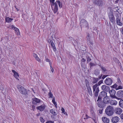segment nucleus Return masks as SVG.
<instances>
[{"mask_svg": "<svg viewBox=\"0 0 123 123\" xmlns=\"http://www.w3.org/2000/svg\"><path fill=\"white\" fill-rule=\"evenodd\" d=\"M11 27L12 29L14 30L15 33L17 35H20L19 30L18 28L15 27L13 25H11Z\"/></svg>", "mask_w": 123, "mask_h": 123, "instance_id": "9b49d317", "label": "nucleus"}, {"mask_svg": "<svg viewBox=\"0 0 123 123\" xmlns=\"http://www.w3.org/2000/svg\"><path fill=\"white\" fill-rule=\"evenodd\" d=\"M32 108L33 111H34L35 109V106L34 105H32Z\"/></svg>", "mask_w": 123, "mask_h": 123, "instance_id": "de8ad7c7", "label": "nucleus"}, {"mask_svg": "<svg viewBox=\"0 0 123 123\" xmlns=\"http://www.w3.org/2000/svg\"><path fill=\"white\" fill-rule=\"evenodd\" d=\"M101 68L102 69L103 72H105L106 71V69L103 66H101Z\"/></svg>", "mask_w": 123, "mask_h": 123, "instance_id": "72a5a7b5", "label": "nucleus"}, {"mask_svg": "<svg viewBox=\"0 0 123 123\" xmlns=\"http://www.w3.org/2000/svg\"><path fill=\"white\" fill-rule=\"evenodd\" d=\"M121 32L122 34L123 35V28L122 29L121 31Z\"/></svg>", "mask_w": 123, "mask_h": 123, "instance_id": "680f3d73", "label": "nucleus"}, {"mask_svg": "<svg viewBox=\"0 0 123 123\" xmlns=\"http://www.w3.org/2000/svg\"><path fill=\"white\" fill-rule=\"evenodd\" d=\"M90 112L93 116L94 117L95 116V113L94 112L93 109V108H92L90 109Z\"/></svg>", "mask_w": 123, "mask_h": 123, "instance_id": "c85d7f7f", "label": "nucleus"}, {"mask_svg": "<svg viewBox=\"0 0 123 123\" xmlns=\"http://www.w3.org/2000/svg\"><path fill=\"white\" fill-rule=\"evenodd\" d=\"M40 114V113H38L36 115L37 116H39Z\"/></svg>", "mask_w": 123, "mask_h": 123, "instance_id": "e2e57ef3", "label": "nucleus"}, {"mask_svg": "<svg viewBox=\"0 0 123 123\" xmlns=\"http://www.w3.org/2000/svg\"><path fill=\"white\" fill-rule=\"evenodd\" d=\"M94 122L95 123H97V122L96 121H94Z\"/></svg>", "mask_w": 123, "mask_h": 123, "instance_id": "338daca9", "label": "nucleus"}, {"mask_svg": "<svg viewBox=\"0 0 123 123\" xmlns=\"http://www.w3.org/2000/svg\"><path fill=\"white\" fill-rule=\"evenodd\" d=\"M89 65L91 67L95 65L94 63L91 62L90 63Z\"/></svg>", "mask_w": 123, "mask_h": 123, "instance_id": "a18cd8bd", "label": "nucleus"}, {"mask_svg": "<svg viewBox=\"0 0 123 123\" xmlns=\"http://www.w3.org/2000/svg\"><path fill=\"white\" fill-rule=\"evenodd\" d=\"M40 102V100L38 98H35L32 99V103L33 104L36 105L37 103Z\"/></svg>", "mask_w": 123, "mask_h": 123, "instance_id": "ddd939ff", "label": "nucleus"}, {"mask_svg": "<svg viewBox=\"0 0 123 123\" xmlns=\"http://www.w3.org/2000/svg\"><path fill=\"white\" fill-rule=\"evenodd\" d=\"M114 111L115 113L117 114H120L122 112V110L119 108H116L115 109Z\"/></svg>", "mask_w": 123, "mask_h": 123, "instance_id": "f8f14e48", "label": "nucleus"}, {"mask_svg": "<svg viewBox=\"0 0 123 123\" xmlns=\"http://www.w3.org/2000/svg\"><path fill=\"white\" fill-rule=\"evenodd\" d=\"M87 89L89 95L91 96H92V92L90 87L89 86L87 87Z\"/></svg>", "mask_w": 123, "mask_h": 123, "instance_id": "5701e85b", "label": "nucleus"}, {"mask_svg": "<svg viewBox=\"0 0 123 123\" xmlns=\"http://www.w3.org/2000/svg\"><path fill=\"white\" fill-rule=\"evenodd\" d=\"M53 48V51L55 52H56L57 51V49L55 46L52 47Z\"/></svg>", "mask_w": 123, "mask_h": 123, "instance_id": "a19ab883", "label": "nucleus"}, {"mask_svg": "<svg viewBox=\"0 0 123 123\" xmlns=\"http://www.w3.org/2000/svg\"><path fill=\"white\" fill-rule=\"evenodd\" d=\"M109 93L110 94V96L111 98H117V97L115 95L116 92L114 90L112 89L111 91L109 90Z\"/></svg>", "mask_w": 123, "mask_h": 123, "instance_id": "0eeeda50", "label": "nucleus"}, {"mask_svg": "<svg viewBox=\"0 0 123 123\" xmlns=\"http://www.w3.org/2000/svg\"><path fill=\"white\" fill-rule=\"evenodd\" d=\"M117 86V85L116 84H114V85L113 86V87L114 88L116 87Z\"/></svg>", "mask_w": 123, "mask_h": 123, "instance_id": "13d9d810", "label": "nucleus"}, {"mask_svg": "<svg viewBox=\"0 0 123 123\" xmlns=\"http://www.w3.org/2000/svg\"><path fill=\"white\" fill-rule=\"evenodd\" d=\"M61 111H62V113H63V112L65 111V109L63 107L62 108Z\"/></svg>", "mask_w": 123, "mask_h": 123, "instance_id": "864d4df0", "label": "nucleus"}, {"mask_svg": "<svg viewBox=\"0 0 123 123\" xmlns=\"http://www.w3.org/2000/svg\"><path fill=\"white\" fill-rule=\"evenodd\" d=\"M98 4L99 6H101L102 5V4H101V3L100 4Z\"/></svg>", "mask_w": 123, "mask_h": 123, "instance_id": "0e129e2a", "label": "nucleus"}, {"mask_svg": "<svg viewBox=\"0 0 123 123\" xmlns=\"http://www.w3.org/2000/svg\"><path fill=\"white\" fill-rule=\"evenodd\" d=\"M122 89V86H119L117 88L118 89Z\"/></svg>", "mask_w": 123, "mask_h": 123, "instance_id": "09e8293b", "label": "nucleus"}, {"mask_svg": "<svg viewBox=\"0 0 123 123\" xmlns=\"http://www.w3.org/2000/svg\"><path fill=\"white\" fill-rule=\"evenodd\" d=\"M13 19L9 17H6L5 18V22L8 23L11 22Z\"/></svg>", "mask_w": 123, "mask_h": 123, "instance_id": "b1692460", "label": "nucleus"}, {"mask_svg": "<svg viewBox=\"0 0 123 123\" xmlns=\"http://www.w3.org/2000/svg\"><path fill=\"white\" fill-rule=\"evenodd\" d=\"M109 19L111 22L114 24L115 23V18L112 13L111 12L108 15Z\"/></svg>", "mask_w": 123, "mask_h": 123, "instance_id": "423d86ee", "label": "nucleus"}, {"mask_svg": "<svg viewBox=\"0 0 123 123\" xmlns=\"http://www.w3.org/2000/svg\"><path fill=\"white\" fill-rule=\"evenodd\" d=\"M17 87L19 92L21 94L24 95L27 94L28 91V90H27L23 86L20 85H18L17 86Z\"/></svg>", "mask_w": 123, "mask_h": 123, "instance_id": "7ed1b4c3", "label": "nucleus"}, {"mask_svg": "<svg viewBox=\"0 0 123 123\" xmlns=\"http://www.w3.org/2000/svg\"><path fill=\"white\" fill-rule=\"evenodd\" d=\"M80 26L81 28L85 27L88 29L89 28V25L88 22L85 19H82L80 21Z\"/></svg>", "mask_w": 123, "mask_h": 123, "instance_id": "39448f33", "label": "nucleus"}, {"mask_svg": "<svg viewBox=\"0 0 123 123\" xmlns=\"http://www.w3.org/2000/svg\"><path fill=\"white\" fill-rule=\"evenodd\" d=\"M15 8L16 10L18 11H19L18 9L16 7V6H15Z\"/></svg>", "mask_w": 123, "mask_h": 123, "instance_id": "bf43d9fd", "label": "nucleus"}, {"mask_svg": "<svg viewBox=\"0 0 123 123\" xmlns=\"http://www.w3.org/2000/svg\"><path fill=\"white\" fill-rule=\"evenodd\" d=\"M33 57L35 58L38 56L35 53H33Z\"/></svg>", "mask_w": 123, "mask_h": 123, "instance_id": "49530a36", "label": "nucleus"}, {"mask_svg": "<svg viewBox=\"0 0 123 123\" xmlns=\"http://www.w3.org/2000/svg\"><path fill=\"white\" fill-rule=\"evenodd\" d=\"M50 68L51 70V71L53 73L54 72V69L52 67V64H50Z\"/></svg>", "mask_w": 123, "mask_h": 123, "instance_id": "79ce46f5", "label": "nucleus"}, {"mask_svg": "<svg viewBox=\"0 0 123 123\" xmlns=\"http://www.w3.org/2000/svg\"><path fill=\"white\" fill-rule=\"evenodd\" d=\"M119 105L121 107L123 108V100H121L120 101Z\"/></svg>", "mask_w": 123, "mask_h": 123, "instance_id": "cd10ccee", "label": "nucleus"}, {"mask_svg": "<svg viewBox=\"0 0 123 123\" xmlns=\"http://www.w3.org/2000/svg\"><path fill=\"white\" fill-rule=\"evenodd\" d=\"M54 121H47L46 122V123H53Z\"/></svg>", "mask_w": 123, "mask_h": 123, "instance_id": "3c124183", "label": "nucleus"}, {"mask_svg": "<svg viewBox=\"0 0 123 123\" xmlns=\"http://www.w3.org/2000/svg\"><path fill=\"white\" fill-rule=\"evenodd\" d=\"M40 119L41 122L42 123H43L45 121L44 119L42 117H40Z\"/></svg>", "mask_w": 123, "mask_h": 123, "instance_id": "58836bf2", "label": "nucleus"}, {"mask_svg": "<svg viewBox=\"0 0 123 123\" xmlns=\"http://www.w3.org/2000/svg\"><path fill=\"white\" fill-rule=\"evenodd\" d=\"M93 92L94 95V98H97L99 92V86H98L97 84L93 85L92 87Z\"/></svg>", "mask_w": 123, "mask_h": 123, "instance_id": "20e7f679", "label": "nucleus"}, {"mask_svg": "<svg viewBox=\"0 0 123 123\" xmlns=\"http://www.w3.org/2000/svg\"><path fill=\"white\" fill-rule=\"evenodd\" d=\"M12 72L14 73L13 76L14 77L18 80H19V79L18 78V77L19 76V75L18 73L15 71L14 70H12Z\"/></svg>", "mask_w": 123, "mask_h": 123, "instance_id": "aec40b11", "label": "nucleus"}, {"mask_svg": "<svg viewBox=\"0 0 123 123\" xmlns=\"http://www.w3.org/2000/svg\"><path fill=\"white\" fill-rule=\"evenodd\" d=\"M91 60V59L88 56L87 57V62H90Z\"/></svg>", "mask_w": 123, "mask_h": 123, "instance_id": "ea45409f", "label": "nucleus"}, {"mask_svg": "<svg viewBox=\"0 0 123 123\" xmlns=\"http://www.w3.org/2000/svg\"><path fill=\"white\" fill-rule=\"evenodd\" d=\"M120 119L119 117L117 116L112 117L111 119V121L113 123H117L119 121Z\"/></svg>", "mask_w": 123, "mask_h": 123, "instance_id": "2eb2a0df", "label": "nucleus"}, {"mask_svg": "<svg viewBox=\"0 0 123 123\" xmlns=\"http://www.w3.org/2000/svg\"><path fill=\"white\" fill-rule=\"evenodd\" d=\"M101 89L103 91L108 92L110 90V88L109 86L105 85H103L101 86Z\"/></svg>", "mask_w": 123, "mask_h": 123, "instance_id": "dca6fc26", "label": "nucleus"}, {"mask_svg": "<svg viewBox=\"0 0 123 123\" xmlns=\"http://www.w3.org/2000/svg\"><path fill=\"white\" fill-rule=\"evenodd\" d=\"M110 104L112 105H116L117 103V101L115 100H110Z\"/></svg>", "mask_w": 123, "mask_h": 123, "instance_id": "4be33fe9", "label": "nucleus"}, {"mask_svg": "<svg viewBox=\"0 0 123 123\" xmlns=\"http://www.w3.org/2000/svg\"><path fill=\"white\" fill-rule=\"evenodd\" d=\"M35 59L37 61H38V62H41V61L39 58V57H38V56H37L36 58H35Z\"/></svg>", "mask_w": 123, "mask_h": 123, "instance_id": "e433bc0d", "label": "nucleus"}, {"mask_svg": "<svg viewBox=\"0 0 123 123\" xmlns=\"http://www.w3.org/2000/svg\"><path fill=\"white\" fill-rule=\"evenodd\" d=\"M120 117L121 119H123V113L120 115Z\"/></svg>", "mask_w": 123, "mask_h": 123, "instance_id": "5fc2aeb1", "label": "nucleus"}, {"mask_svg": "<svg viewBox=\"0 0 123 123\" xmlns=\"http://www.w3.org/2000/svg\"><path fill=\"white\" fill-rule=\"evenodd\" d=\"M103 108H100L98 110V112L100 114H101L103 113Z\"/></svg>", "mask_w": 123, "mask_h": 123, "instance_id": "c9c22d12", "label": "nucleus"}, {"mask_svg": "<svg viewBox=\"0 0 123 123\" xmlns=\"http://www.w3.org/2000/svg\"><path fill=\"white\" fill-rule=\"evenodd\" d=\"M122 19H123V18H122Z\"/></svg>", "mask_w": 123, "mask_h": 123, "instance_id": "774afa93", "label": "nucleus"}, {"mask_svg": "<svg viewBox=\"0 0 123 123\" xmlns=\"http://www.w3.org/2000/svg\"><path fill=\"white\" fill-rule=\"evenodd\" d=\"M110 97L108 96L104 97L103 99V102L105 104H108L110 103Z\"/></svg>", "mask_w": 123, "mask_h": 123, "instance_id": "1a4fd4ad", "label": "nucleus"}, {"mask_svg": "<svg viewBox=\"0 0 123 123\" xmlns=\"http://www.w3.org/2000/svg\"><path fill=\"white\" fill-rule=\"evenodd\" d=\"M86 116V118H84V119H87L89 118V116H88V115L87 114H86L85 115Z\"/></svg>", "mask_w": 123, "mask_h": 123, "instance_id": "603ef678", "label": "nucleus"}, {"mask_svg": "<svg viewBox=\"0 0 123 123\" xmlns=\"http://www.w3.org/2000/svg\"><path fill=\"white\" fill-rule=\"evenodd\" d=\"M102 121L104 123H109L110 120L108 118H107L106 117H103L102 118Z\"/></svg>", "mask_w": 123, "mask_h": 123, "instance_id": "a211bd4d", "label": "nucleus"}, {"mask_svg": "<svg viewBox=\"0 0 123 123\" xmlns=\"http://www.w3.org/2000/svg\"><path fill=\"white\" fill-rule=\"evenodd\" d=\"M114 108L113 107L109 105L105 109V112L107 115L110 116L113 114Z\"/></svg>", "mask_w": 123, "mask_h": 123, "instance_id": "f03ea898", "label": "nucleus"}, {"mask_svg": "<svg viewBox=\"0 0 123 123\" xmlns=\"http://www.w3.org/2000/svg\"><path fill=\"white\" fill-rule=\"evenodd\" d=\"M102 75H100V76L99 77V79H100L102 77Z\"/></svg>", "mask_w": 123, "mask_h": 123, "instance_id": "69168bd1", "label": "nucleus"}, {"mask_svg": "<svg viewBox=\"0 0 123 123\" xmlns=\"http://www.w3.org/2000/svg\"><path fill=\"white\" fill-rule=\"evenodd\" d=\"M101 97H105L106 96H107V93L105 91L101 92Z\"/></svg>", "mask_w": 123, "mask_h": 123, "instance_id": "bb28decb", "label": "nucleus"}, {"mask_svg": "<svg viewBox=\"0 0 123 123\" xmlns=\"http://www.w3.org/2000/svg\"><path fill=\"white\" fill-rule=\"evenodd\" d=\"M47 62H49V65H50V64H52V63L50 61L49 59L48 58H46L45 60Z\"/></svg>", "mask_w": 123, "mask_h": 123, "instance_id": "4c0bfd02", "label": "nucleus"}, {"mask_svg": "<svg viewBox=\"0 0 123 123\" xmlns=\"http://www.w3.org/2000/svg\"><path fill=\"white\" fill-rule=\"evenodd\" d=\"M52 102L53 103L55 107L57 108V104L56 102L55 101V98L54 97H53L52 100Z\"/></svg>", "mask_w": 123, "mask_h": 123, "instance_id": "c756f323", "label": "nucleus"}, {"mask_svg": "<svg viewBox=\"0 0 123 123\" xmlns=\"http://www.w3.org/2000/svg\"><path fill=\"white\" fill-rule=\"evenodd\" d=\"M101 98H102L101 96H100V95H99V96L98 97V98L97 101L98 102L101 101Z\"/></svg>", "mask_w": 123, "mask_h": 123, "instance_id": "473e14b6", "label": "nucleus"}, {"mask_svg": "<svg viewBox=\"0 0 123 123\" xmlns=\"http://www.w3.org/2000/svg\"><path fill=\"white\" fill-rule=\"evenodd\" d=\"M108 75H104L102 77V78L103 79H104L106 77L108 76Z\"/></svg>", "mask_w": 123, "mask_h": 123, "instance_id": "8fccbe9b", "label": "nucleus"}, {"mask_svg": "<svg viewBox=\"0 0 123 123\" xmlns=\"http://www.w3.org/2000/svg\"><path fill=\"white\" fill-rule=\"evenodd\" d=\"M48 41V42L49 44H50V45L52 47L54 46L55 45V44L53 43V41L51 39H49Z\"/></svg>", "mask_w": 123, "mask_h": 123, "instance_id": "393cba45", "label": "nucleus"}, {"mask_svg": "<svg viewBox=\"0 0 123 123\" xmlns=\"http://www.w3.org/2000/svg\"><path fill=\"white\" fill-rule=\"evenodd\" d=\"M90 34L89 33H87V36L86 37L87 38V43H89L90 44L92 45L93 44V42L90 41Z\"/></svg>", "mask_w": 123, "mask_h": 123, "instance_id": "6ab92c4d", "label": "nucleus"}, {"mask_svg": "<svg viewBox=\"0 0 123 123\" xmlns=\"http://www.w3.org/2000/svg\"><path fill=\"white\" fill-rule=\"evenodd\" d=\"M45 105H42L41 106L37 107V109L39 110L40 111H42L45 109Z\"/></svg>", "mask_w": 123, "mask_h": 123, "instance_id": "4468645a", "label": "nucleus"}, {"mask_svg": "<svg viewBox=\"0 0 123 123\" xmlns=\"http://www.w3.org/2000/svg\"><path fill=\"white\" fill-rule=\"evenodd\" d=\"M55 0H49L50 3V5L52 7L53 6H54L52 10L54 13H56L57 12L58 10V7L57 4H58L60 8L62 7V4H61V2L59 0H56L55 2L54 3Z\"/></svg>", "mask_w": 123, "mask_h": 123, "instance_id": "f257e3e1", "label": "nucleus"}, {"mask_svg": "<svg viewBox=\"0 0 123 123\" xmlns=\"http://www.w3.org/2000/svg\"><path fill=\"white\" fill-rule=\"evenodd\" d=\"M103 83V80H102L99 81L98 83L96 84H97L98 86H99L101 84Z\"/></svg>", "mask_w": 123, "mask_h": 123, "instance_id": "f704fd0d", "label": "nucleus"}, {"mask_svg": "<svg viewBox=\"0 0 123 123\" xmlns=\"http://www.w3.org/2000/svg\"><path fill=\"white\" fill-rule=\"evenodd\" d=\"M86 61V59H85L84 58H83L81 61V62L84 63V62Z\"/></svg>", "mask_w": 123, "mask_h": 123, "instance_id": "c03bdc74", "label": "nucleus"}, {"mask_svg": "<svg viewBox=\"0 0 123 123\" xmlns=\"http://www.w3.org/2000/svg\"><path fill=\"white\" fill-rule=\"evenodd\" d=\"M63 113L64 115H65L67 116L68 115V114L65 111L64 112H63V113Z\"/></svg>", "mask_w": 123, "mask_h": 123, "instance_id": "6e6d98bb", "label": "nucleus"}, {"mask_svg": "<svg viewBox=\"0 0 123 123\" xmlns=\"http://www.w3.org/2000/svg\"><path fill=\"white\" fill-rule=\"evenodd\" d=\"M117 95L119 97L122 98L123 97V91L120 90L118 91L117 93Z\"/></svg>", "mask_w": 123, "mask_h": 123, "instance_id": "f3484780", "label": "nucleus"}, {"mask_svg": "<svg viewBox=\"0 0 123 123\" xmlns=\"http://www.w3.org/2000/svg\"><path fill=\"white\" fill-rule=\"evenodd\" d=\"M99 80V79L97 78H94L92 83H96Z\"/></svg>", "mask_w": 123, "mask_h": 123, "instance_id": "2f4dec72", "label": "nucleus"}, {"mask_svg": "<svg viewBox=\"0 0 123 123\" xmlns=\"http://www.w3.org/2000/svg\"><path fill=\"white\" fill-rule=\"evenodd\" d=\"M104 82L107 85H111L112 83V80L110 78H107L104 81Z\"/></svg>", "mask_w": 123, "mask_h": 123, "instance_id": "6e6552de", "label": "nucleus"}, {"mask_svg": "<svg viewBox=\"0 0 123 123\" xmlns=\"http://www.w3.org/2000/svg\"><path fill=\"white\" fill-rule=\"evenodd\" d=\"M84 63L81 62V65L82 67H83L84 65Z\"/></svg>", "mask_w": 123, "mask_h": 123, "instance_id": "4d7b16f0", "label": "nucleus"}, {"mask_svg": "<svg viewBox=\"0 0 123 123\" xmlns=\"http://www.w3.org/2000/svg\"><path fill=\"white\" fill-rule=\"evenodd\" d=\"M104 103L102 101L98 102L97 103V105L99 107L103 108L104 107Z\"/></svg>", "mask_w": 123, "mask_h": 123, "instance_id": "412c9836", "label": "nucleus"}, {"mask_svg": "<svg viewBox=\"0 0 123 123\" xmlns=\"http://www.w3.org/2000/svg\"><path fill=\"white\" fill-rule=\"evenodd\" d=\"M119 0H117L115 1V3L117 4L118 2V1Z\"/></svg>", "mask_w": 123, "mask_h": 123, "instance_id": "052dcab7", "label": "nucleus"}, {"mask_svg": "<svg viewBox=\"0 0 123 123\" xmlns=\"http://www.w3.org/2000/svg\"><path fill=\"white\" fill-rule=\"evenodd\" d=\"M74 43H75V45L74 44V45L75 46V45L78 46V42L75 40H74Z\"/></svg>", "mask_w": 123, "mask_h": 123, "instance_id": "37998d69", "label": "nucleus"}, {"mask_svg": "<svg viewBox=\"0 0 123 123\" xmlns=\"http://www.w3.org/2000/svg\"><path fill=\"white\" fill-rule=\"evenodd\" d=\"M50 112L54 116H56L57 114V113L55 112V110L53 109L50 110Z\"/></svg>", "mask_w": 123, "mask_h": 123, "instance_id": "a878e982", "label": "nucleus"}, {"mask_svg": "<svg viewBox=\"0 0 123 123\" xmlns=\"http://www.w3.org/2000/svg\"><path fill=\"white\" fill-rule=\"evenodd\" d=\"M116 22L117 24L120 26L123 25V23L121 21V18L119 16L117 17L116 18Z\"/></svg>", "mask_w": 123, "mask_h": 123, "instance_id": "9d476101", "label": "nucleus"}, {"mask_svg": "<svg viewBox=\"0 0 123 123\" xmlns=\"http://www.w3.org/2000/svg\"><path fill=\"white\" fill-rule=\"evenodd\" d=\"M48 95L49 98H53V95L52 93L51 92V90L49 91V92L48 94Z\"/></svg>", "mask_w": 123, "mask_h": 123, "instance_id": "7c9ffc66", "label": "nucleus"}]
</instances>
